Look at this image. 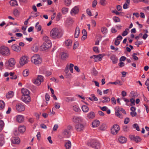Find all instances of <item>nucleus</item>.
<instances>
[{
    "label": "nucleus",
    "mask_w": 149,
    "mask_h": 149,
    "mask_svg": "<svg viewBox=\"0 0 149 149\" xmlns=\"http://www.w3.org/2000/svg\"><path fill=\"white\" fill-rule=\"evenodd\" d=\"M60 31L56 28H54L50 32V36L53 38H56L61 37Z\"/></svg>",
    "instance_id": "1"
},
{
    "label": "nucleus",
    "mask_w": 149,
    "mask_h": 149,
    "mask_svg": "<svg viewBox=\"0 0 149 149\" xmlns=\"http://www.w3.org/2000/svg\"><path fill=\"white\" fill-rule=\"evenodd\" d=\"M31 61L35 65H38L42 63V59L39 55L35 54L31 57Z\"/></svg>",
    "instance_id": "2"
},
{
    "label": "nucleus",
    "mask_w": 149,
    "mask_h": 149,
    "mask_svg": "<svg viewBox=\"0 0 149 149\" xmlns=\"http://www.w3.org/2000/svg\"><path fill=\"white\" fill-rule=\"evenodd\" d=\"M0 54L3 56H7L10 55V52L8 47L2 46L0 48Z\"/></svg>",
    "instance_id": "3"
},
{
    "label": "nucleus",
    "mask_w": 149,
    "mask_h": 149,
    "mask_svg": "<svg viewBox=\"0 0 149 149\" xmlns=\"http://www.w3.org/2000/svg\"><path fill=\"white\" fill-rule=\"evenodd\" d=\"M90 146L95 149H98L100 148V143L98 141L93 140L90 143Z\"/></svg>",
    "instance_id": "4"
},
{
    "label": "nucleus",
    "mask_w": 149,
    "mask_h": 149,
    "mask_svg": "<svg viewBox=\"0 0 149 149\" xmlns=\"http://www.w3.org/2000/svg\"><path fill=\"white\" fill-rule=\"evenodd\" d=\"M15 63V59L13 58H11L6 62L5 65L7 68H8L9 67H13Z\"/></svg>",
    "instance_id": "5"
},
{
    "label": "nucleus",
    "mask_w": 149,
    "mask_h": 149,
    "mask_svg": "<svg viewBox=\"0 0 149 149\" xmlns=\"http://www.w3.org/2000/svg\"><path fill=\"white\" fill-rule=\"evenodd\" d=\"M120 130L119 126L117 124H115L111 129V133L113 134L116 135L119 131Z\"/></svg>",
    "instance_id": "6"
},
{
    "label": "nucleus",
    "mask_w": 149,
    "mask_h": 149,
    "mask_svg": "<svg viewBox=\"0 0 149 149\" xmlns=\"http://www.w3.org/2000/svg\"><path fill=\"white\" fill-rule=\"evenodd\" d=\"M43 81V77L42 76L39 75L36 79L33 81V83L37 85L40 84Z\"/></svg>",
    "instance_id": "7"
},
{
    "label": "nucleus",
    "mask_w": 149,
    "mask_h": 149,
    "mask_svg": "<svg viewBox=\"0 0 149 149\" xmlns=\"http://www.w3.org/2000/svg\"><path fill=\"white\" fill-rule=\"evenodd\" d=\"M51 46V43L44 42L43 44L41 46L40 48L42 51H45L50 48Z\"/></svg>",
    "instance_id": "8"
},
{
    "label": "nucleus",
    "mask_w": 149,
    "mask_h": 149,
    "mask_svg": "<svg viewBox=\"0 0 149 149\" xmlns=\"http://www.w3.org/2000/svg\"><path fill=\"white\" fill-rule=\"evenodd\" d=\"M28 57L26 56H23L20 59L19 63L22 65L27 63L28 61Z\"/></svg>",
    "instance_id": "9"
},
{
    "label": "nucleus",
    "mask_w": 149,
    "mask_h": 149,
    "mask_svg": "<svg viewBox=\"0 0 149 149\" xmlns=\"http://www.w3.org/2000/svg\"><path fill=\"white\" fill-rule=\"evenodd\" d=\"M22 100L26 104H28L31 101V98L29 95H22Z\"/></svg>",
    "instance_id": "10"
},
{
    "label": "nucleus",
    "mask_w": 149,
    "mask_h": 149,
    "mask_svg": "<svg viewBox=\"0 0 149 149\" xmlns=\"http://www.w3.org/2000/svg\"><path fill=\"white\" fill-rule=\"evenodd\" d=\"M129 137L131 140H134L136 143H138L141 141V139L140 137L137 136H135L131 135L129 136Z\"/></svg>",
    "instance_id": "11"
},
{
    "label": "nucleus",
    "mask_w": 149,
    "mask_h": 149,
    "mask_svg": "<svg viewBox=\"0 0 149 149\" xmlns=\"http://www.w3.org/2000/svg\"><path fill=\"white\" fill-rule=\"evenodd\" d=\"M16 107L17 110L19 112L24 111L25 109L24 105L21 103L17 104Z\"/></svg>",
    "instance_id": "12"
},
{
    "label": "nucleus",
    "mask_w": 149,
    "mask_h": 149,
    "mask_svg": "<svg viewBox=\"0 0 149 149\" xmlns=\"http://www.w3.org/2000/svg\"><path fill=\"white\" fill-rule=\"evenodd\" d=\"M84 127V125L82 124L79 123L75 125V128L77 132L82 131Z\"/></svg>",
    "instance_id": "13"
},
{
    "label": "nucleus",
    "mask_w": 149,
    "mask_h": 149,
    "mask_svg": "<svg viewBox=\"0 0 149 149\" xmlns=\"http://www.w3.org/2000/svg\"><path fill=\"white\" fill-rule=\"evenodd\" d=\"M11 47L12 50L17 52H19L21 51L20 47L16 44H15L12 45Z\"/></svg>",
    "instance_id": "14"
},
{
    "label": "nucleus",
    "mask_w": 149,
    "mask_h": 149,
    "mask_svg": "<svg viewBox=\"0 0 149 149\" xmlns=\"http://www.w3.org/2000/svg\"><path fill=\"white\" fill-rule=\"evenodd\" d=\"M79 12V8L77 6H75L71 10L70 14L72 15L77 14Z\"/></svg>",
    "instance_id": "15"
},
{
    "label": "nucleus",
    "mask_w": 149,
    "mask_h": 149,
    "mask_svg": "<svg viewBox=\"0 0 149 149\" xmlns=\"http://www.w3.org/2000/svg\"><path fill=\"white\" fill-rule=\"evenodd\" d=\"M95 116V113L93 111H91L88 113L87 116V118L89 119H93Z\"/></svg>",
    "instance_id": "16"
},
{
    "label": "nucleus",
    "mask_w": 149,
    "mask_h": 149,
    "mask_svg": "<svg viewBox=\"0 0 149 149\" xmlns=\"http://www.w3.org/2000/svg\"><path fill=\"white\" fill-rule=\"evenodd\" d=\"M73 121L78 123H79L82 121V119L81 118L77 116H74L73 118Z\"/></svg>",
    "instance_id": "17"
},
{
    "label": "nucleus",
    "mask_w": 149,
    "mask_h": 149,
    "mask_svg": "<svg viewBox=\"0 0 149 149\" xmlns=\"http://www.w3.org/2000/svg\"><path fill=\"white\" fill-rule=\"evenodd\" d=\"M96 57H95L94 58V61L95 62L100 61L101 60L103 56L102 55V54H99L96 55Z\"/></svg>",
    "instance_id": "18"
},
{
    "label": "nucleus",
    "mask_w": 149,
    "mask_h": 149,
    "mask_svg": "<svg viewBox=\"0 0 149 149\" xmlns=\"http://www.w3.org/2000/svg\"><path fill=\"white\" fill-rule=\"evenodd\" d=\"M72 41L70 40H67L65 42V44L68 48H70L71 47Z\"/></svg>",
    "instance_id": "19"
},
{
    "label": "nucleus",
    "mask_w": 149,
    "mask_h": 149,
    "mask_svg": "<svg viewBox=\"0 0 149 149\" xmlns=\"http://www.w3.org/2000/svg\"><path fill=\"white\" fill-rule=\"evenodd\" d=\"M118 141L121 143H125L127 141V139L125 137L121 136L118 138Z\"/></svg>",
    "instance_id": "20"
},
{
    "label": "nucleus",
    "mask_w": 149,
    "mask_h": 149,
    "mask_svg": "<svg viewBox=\"0 0 149 149\" xmlns=\"http://www.w3.org/2000/svg\"><path fill=\"white\" fill-rule=\"evenodd\" d=\"M100 124V121L98 120H94L92 123V127H95L98 126Z\"/></svg>",
    "instance_id": "21"
},
{
    "label": "nucleus",
    "mask_w": 149,
    "mask_h": 149,
    "mask_svg": "<svg viewBox=\"0 0 149 149\" xmlns=\"http://www.w3.org/2000/svg\"><path fill=\"white\" fill-rule=\"evenodd\" d=\"M16 120L17 122L19 123H22L24 120V117L22 115H18L17 117Z\"/></svg>",
    "instance_id": "22"
},
{
    "label": "nucleus",
    "mask_w": 149,
    "mask_h": 149,
    "mask_svg": "<svg viewBox=\"0 0 149 149\" xmlns=\"http://www.w3.org/2000/svg\"><path fill=\"white\" fill-rule=\"evenodd\" d=\"M110 58L112 61L113 63L115 64L117 63L118 59V58L116 57L115 55L113 54L111 55L110 56Z\"/></svg>",
    "instance_id": "23"
},
{
    "label": "nucleus",
    "mask_w": 149,
    "mask_h": 149,
    "mask_svg": "<svg viewBox=\"0 0 149 149\" xmlns=\"http://www.w3.org/2000/svg\"><path fill=\"white\" fill-rule=\"evenodd\" d=\"M22 93L23 94V95H29L30 93L27 89L23 88L21 90Z\"/></svg>",
    "instance_id": "24"
},
{
    "label": "nucleus",
    "mask_w": 149,
    "mask_h": 149,
    "mask_svg": "<svg viewBox=\"0 0 149 149\" xmlns=\"http://www.w3.org/2000/svg\"><path fill=\"white\" fill-rule=\"evenodd\" d=\"M80 33V29L78 27H77L74 33V37L75 38H77L79 36Z\"/></svg>",
    "instance_id": "25"
},
{
    "label": "nucleus",
    "mask_w": 149,
    "mask_h": 149,
    "mask_svg": "<svg viewBox=\"0 0 149 149\" xmlns=\"http://www.w3.org/2000/svg\"><path fill=\"white\" fill-rule=\"evenodd\" d=\"M20 142V139L18 138H13L12 139V142L14 144H18Z\"/></svg>",
    "instance_id": "26"
},
{
    "label": "nucleus",
    "mask_w": 149,
    "mask_h": 149,
    "mask_svg": "<svg viewBox=\"0 0 149 149\" xmlns=\"http://www.w3.org/2000/svg\"><path fill=\"white\" fill-rule=\"evenodd\" d=\"M102 98L104 99L102 101L103 103H108L110 101V99L109 97H107L104 96L102 97Z\"/></svg>",
    "instance_id": "27"
},
{
    "label": "nucleus",
    "mask_w": 149,
    "mask_h": 149,
    "mask_svg": "<svg viewBox=\"0 0 149 149\" xmlns=\"http://www.w3.org/2000/svg\"><path fill=\"white\" fill-rule=\"evenodd\" d=\"M13 96V91H9L6 95L7 98L9 99L12 97Z\"/></svg>",
    "instance_id": "28"
},
{
    "label": "nucleus",
    "mask_w": 149,
    "mask_h": 149,
    "mask_svg": "<svg viewBox=\"0 0 149 149\" xmlns=\"http://www.w3.org/2000/svg\"><path fill=\"white\" fill-rule=\"evenodd\" d=\"M19 131L21 133H23L26 130V128L25 126H20L18 128Z\"/></svg>",
    "instance_id": "29"
},
{
    "label": "nucleus",
    "mask_w": 149,
    "mask_h": 149,
    "mask_svg": "<svg viewBox=\"0 0 149 149\" xmlns=\"http://www.w3.org/2000/svg\"><path fill=\"white\" fill-rule=\"evenodd\" d=\"M68 56L69 55L67 53H63L61 55V58L62 59L64 60L68 58Z\"/></svg>",
    "instance_id": "30"
},
{
    "label": "nucleus",
    "mask_w": 149,
    "mask_h": 149,
    "mask_svg": "<svg viewBox=\"0 0 149 149\" xmlns=\"http://www.w3.org/2000/svg\"><path fill=\"white\" fill-rule=\"evenodd\" d=\"M43 40L44 42L51 43V41L49 39V38L47 36H44L43 37Z\"/></svg>",
    "instance_id": "31"
},
{
    "label": "nucleus",
    "mask_w": 149,
    "mask_h": 149,
    "mask_svg": "<svg viewBox=\"0 0 149 149\" xmlns=\"http://www.w3.org/2000/svg\"><path fill=\"white\" fill-rule=\"evenodd\" d=\"M115 110H118V111H119V112L121 111L125 114H126L125 111L124 109L122 108H120L118 107H116L115 108Z\"/></svg>",
    "instance_id": "32"
},
{
    "label": "nucleus",
    "mask_w": 149,
    "mask_h": 149,
    "mask_svg": "<svg viewBox=\"0 0 149 149\" xmlns=\"http://www.w3.org/2000/svg\"><path fill=\"white\" fill-rule=\"evenodd\" d=\"M10 5L12 6H18L17 2L16 0H11L10 2Z\"/></svg>",
    "instance_id": "33"
},
{
    "label": "nucleus",
    "mask_w": 149,
    "mask_h": 149,
    "mask_svg": "<svg viewBox=\"0 0 149 149\" xmlns=\"http://www.w3.org/2000/svg\"><path fill=\"white\" fill-rule=\"evenodd\" d=\"M81 109L84 112H87L89 110L88 107L85 105H83L81 107Z\"/></svg>",
    "instance_id": "34"
},
{
    "label": "nucleus",
    "mask_w": 149,
    "mask_h": 149,
    "mask_svg": "<svg viewBox=\"0 0 149 149\" xmlns=\"http://www.w3.org/2000/svg\"><path fill=\"white\" fill-rule=\"evenodd\" d=\"M65 146L66 149H70L71 146V142L70 141H68V142L65 144Z\"/></svg>",
    "instance_id": "35"
},
{
    "label": "nucleus",
    "mask_w": 149,
    "mask_h": 149,
    "mask_svg": "<svg viewBox=\"0 0 149 149\" xmlns=\"http://www.w3.org/2000/svg\"><path fill=\"white\" fill-rule=\"evenodd\" d=\"M31 16L33 18H35L38 16V13L35 12H32L31 13Z\"/></svg>",
    "instance_id": "36"
},
{
    "label": "nucleus",
    "mask_w": 149,
    "mask_h": 149,
    "mask_svg": "<svg viewBox=\"0 0 149 149\" xmlns=\"http://www.w3.org/2000/svg\"><path fill=\"white\" fill-rule=\"evenodd\" d=\"M13 13L14 15L16 17H18L19 15V12L17 9L14 10L13 12Z\"/></svg>",
    "instance_id": "37"
},
{
    "label": "nucleus",
    "mask_w": 149,
    "mask_h": 149,
    "mask_svg": "<svg viewBox=\"0 0 149 149\" xmlns=\"http://www.w3.org/2000/svg\"><path fill=\"white\" fill-rule=\"evenodd\" d=\"M4 123L2 120H0V132L2 131L3 129Z\"/></svg>",
    "instance_id": "38"
},
{
    "label": "nucleus",
    "mask_w": 149,
    "mask_h": 149,
    "mask_svg": "<svg viewBox=\"0 0 149 149\" xmlns=\"http://www.w3.org/2000/svg\"><path fill=\"white\" fill-rule=\"evenodd\" d=\"M29 74V70L28 69H25L23 72V74L24 77L28 76Z\"/></svg>",
    "instance_id": "39"
},
{
    "label": "nucleus",
    "mask_w": 149,
    "mask_h": 149,
    "mask_svg": "<svg viewBox=\"0 0 149 149\" xmlns=\"http://www.w3.org/2000/svg\"><path fill=\"white\" fill-rule=\"evenodd\" d=\"M74 100V98L72 97H67L65 98V100L66 102H69L70 101H73Z\"/></svg>",
    "instance_id": "40"
},
{
    "label": "nucleus",
    "mask_w": 149,
    "mask_h": 149,
    "mask_svg": "<svg viewBox=\"0 0 149 149\" xmlns=\"http://www.w3.org/2000/svg\"><path fill=\"white\" fill-rule=\"evenodd\" d=\"M4 143V138L3 136L1 135L0 137V146H2Z\"/></svg>",
    "instance_id": "41"
},
{
    "label": "nucleus",
    "mask_w": 149,
    "mask_h": 149,
    "mask_svg": "<svg viewBox=\"0 0 149 149\" xmlns=\"http://www.w3.org/2000/svg\"><path fill=\"white\" fill-rule=\"evenodd\" d=\"M101 31L102 33L104 34H105L107 32V29L105 27L102 28L101 29Z\"/></svg>",
    "instance_id": "42"
},
{
    "label": "nucleus",
    "mask_w": 149,
    "mask_h": 149,
    "mask_svg": "<svg viewBox=\"0 0 149 149\" xmlns=\"http://www.w3.org/2000/svg\"><path fill=\"white\" fill-rule=\"evenodd\" d=\"M73 110L76 112H79L80 111V109L79 107L77 106H74L73 107Z\"/></svg>",
    "instance_id": "43"
},
{
    "label": "nucleus",
    "mask_w": 149,
    "mask_h": 149,
    "mask_svg": "<svg viewBox=\"0 0 149 149\" xmlns=\"http://www.w3.org/2000/svg\"><path fill=\"white\" fill-rule=\"evenodd\" d=\"M99 3L101 5L104 6L107 4V2L106 0H100Z\"/></svg>",
    "instance_id": "44"
},
{
    "label": "nucleus",
    "mask_w": 149,
    "mask_h": 149,
    "mask_svg": "<svg viewBox=\"0 0 149 149\" xmlns=\"http://www.w3.org/2000/svg\"><path fill=\"white\" fill-rule=\"evenodd\" d=\"M107 126L106 125L103 124L100 127V129L102 131L105 130L107 128Z\"/></svg>",
    "instance_id": "45"
},
{
    "label": "nucleus",
    "mask_w": 149,
    "mask_h": 149,
    "mask_svg": "<svg viewBox=\"0 0 149 149\" xmlns=\"http://www.w3.org/2000/svg\"><path fill=\"white\" fill-rule=\"evenodd\" d=\"M68 8H63L62 10V12L64 14H65L68 12Z\"/></svg>",
    "instance_id": "46"
},
{
    "label": "nucleus",
    "mask_w": 149,
    "mask_h": 149,
    "mask_svg": "<svg viewBox=\"0 0 149 149\" xmlns=\"http://www.w3.org/2000/svg\"><path fill=\"white\" fill-rule=\"evenodd\" d=\"M64 1L65 4L67 6L70 5L71 3V0H64Z\"/></svg>",
    "instance_id": "47"
},
{
    "label": "nucleus",
    "mask_w": 149,
    "mask_h": 149,
    "mask_svg": "<svg viewBox=\"0 0 149 149\" xmlns=\"http://www.w3.org/2000/svg\"><path fill=\"white\" fill-rule=\"evenodd\" d=\"M5 106V103L1 100H0V110L3 109Z\"/></svg>",
    "instance_id": "48"
},
{
    "label": "nucleus",
    "mask_w": 149,
    "mask_h": 149,
    "mask_svg": "<svg viewBox=\"0 0 149 149\" xmlns=\"http://www.w3.org/2000/svg\"><path fill=\"white\" fill-rule=\"evenodd\" d=\"M62 133L64 135H66L68 134H69L70 131L67 129H65L63 131Z\"/></svg>",
    "instance_id": "49"
},
{
    "label": "nucleus",
    "mask_w": 149,
    "mask_h": 149,
    "mask_svg": "<svg viewBox=\"0 0 149 149\" xmlns=\"http://www.w3.org/2000/svg\"><path fill=\"white\" fill-rule=\"evenodd\" d=\"M134 128H135L138 131H140V129L138 125L136 123H135L133 125Z\"/></svg>",
    "instance_id": "50"
},
{
    "label": "nucleus",
    "mask_w": 149,
    "mask_h": 149,
    "mask_svg": "<svg viewBox=\"0 0 149 149\" xmlns=\"http://www.w3.org/2000/svg\"><path fill=\"white\" fill-rule=\"evenodd\" d=\"M115 110V114L118 117H119L120 118H122V116L121 115V114L119 113V111H118V110Z\"/></svg>",
    "instance_id": "51"
},
{
    "label": "nucleus",
    "mask_w": 149,
    "mask_h": 149,
    "mask_svg": "<svg viewBox=\"0 0 149 149\" xmlns=\"http://www.w3.org/2000/svg\"><path fill=\"white\" fill-rule=\"evenodd\" d=\"M143 43L142 41H136L135 42V44L137 45L138 47H139V45H142Z\"/></svg>",
    "instance_id": "52"
},
{
    "label": "nucleus",
    "mask_w": 149,
    "mask_h": 149,
    "mask_svg": "<svg viewBox=\"0 0 149 149\" xmlns=\"http://www.w3.org/2000/svg\"><path fill=\"white\" fill-rule=\"evenodd\" d=\"M129 30L128 29H126L125 31L123 32L122 33V36H126L128 34L127 31H128Z\"/></svg>",
    "instance_id": "53"
},
{
    "label": "nucleus",
    "mask_w": 149,
    "mask_h": 149,
    "mask_svg": "<svg viewBox=\"0 0 149 149\" xmlns=\"http://www.w3.org/2000/svg\"><path fill=\"white\" fill-rule=\"evenodd\" d=\"M111 103L112 104H116V100L115 99V98L114 97H111Z\"/></svg>",
    "instance_id": "54"
},
{
    "label": "nucleus",
    "mask_w": 149,
    "mask_h": 149,
    "mask_svg": "<svg viewBox=\"0 0 149 149\" xmlns=\"http://www.w3.org/2000/svg\"><path fill=\"white\" fill-rule=\"evenodd\" d=\"M93 49L94 52L96 53H99V51L98 50V47H93Z\"/></svg>",
    "instance_id": "55"
},
{
    "label": "nucleus",
    "mask_w": 149,
    "mask_h": 149,
    "mask_svg": "<svg viewBox=\"0 0 149 149\" xmlns=\"http://www.w3.org/2000/svg\"><path fill=\"white\" fill-rule=\"evenodd\" d=\"M32 50L35 52H37L38 50V48L37 46H35L32 48Z\"/></svg>",
    "instance_id": "56"
},
{
    "label": "nucleus",
    "mask_w": 149,
    "mask_h": 149,
    "mask_svg": "<svg viewBox=\"0 0 149 149\" xmlns=\"http://www.w3.org/2000/svg\"><path fill=\"white\" fill-rule=\"evenodd\" d=\"M123 130L125 132H127L129 130L128 127L127 126L123 127Z\"/></svg>",
    "instance_id": "57"
},
{
    "label": "nucleus",
    "mask_w": 149,
    "mask_h": 149,
    "mask_svg": "<svg viewBox=\"0 0 149 149\" xmlns=\"http://www.w3.org/2000/svg\"><path fill=\"white\" fill-rule=\"evenodd\" d=\"M74 65L72 63H70V65L69 69L70 70V72L71 73H72L73 72V68L74 67Z\"/></svg>",
    "instance_id": "58"
},
{
    "label": "nucleus",
    "mask_w": 149,
    "mask_h": 149,
    "mask_svg": "<svg viewBox=\"0 0 149 149\" xmlns=\"http://www.w3.org/2000/svg\"><path fill=\"white\" fill-rule=\"evenodd\" d=\"M137 55V54L136 53H134L132 55L133 58L135 60H137L138 59V58L136 56Z\"/></svg>",
    "instance_id": "59"
},
{
    "label": "nucleus",
    "mask_w": 149,
    "mask_h": 149,
    "mask_svg": "<svg viewBox=\"0 0 149 149\" xmlns=\"http://www.w3.org/2000/svg\"><path fill=\"white\" fill-rule=\"evenodd\" d=\"M130 115L133 117L136 116L137 115L135 111H132L130 112Z\"/></svg>",
    "instance_id": "60"
},
{
    "label": "nucleus",
    "mask_w": 149,
    "mask_h": 149,
    "mask_svg": "<svg viewBox=\"0 0 149 149\" xmlns=\"http://www.w3.org/2000/svg\"><path fill=\"white\" fill-rule=\"evenodd\" d=\"M54 107L57 109H58L60 108V104L58 103L55 102L54 104Z\"/></svg>",
    "instance_id": "61"
},
{
    "label": "nucleus",
    "mask_w": 149,
    "mask_h": 149,
    "mask_svg": "<svg viewBox=\"0 0 149 149\" xmlns=\"http://www.w3.org/2000/svg\"><path fill=\"white\" fill-rule=\"evenodd\" d=\"M113 20L114 21L116 22H120V20L119 18L117 17H114Z\"/></svg>",
    "instance_id": "62"
},
{
    "label": "nucleus",
    "mask_w": 149,
    "mask_h": 149,
    "mask_svg": "<svg viewBox=\"0 0 149 149\" xmlns=\"http://www.w3.org/2000/svg\"><path fill=\"white\" fill-rule=\"evenodd\" d=\"M61 16V13H59L57 14L56 16V20L57 21H59Z\"/></svg>",
    "instance_id": "63"
},
{
    "label": "nucleus",
    "mask_w": 149,
    "mask_h": 149,
    "mask_svg": "<svg viewBox=\"0 0 149 149\" xmlns=\"http://www.w3.org/2000/svg\"><path fill=\"white\" fill-rule=\"evenodd\" d=\"M130 101L131 103L130 105H135V100L133 98H132L130 100Z\"/></svg>",
    "instance_id": "64"
}]
</instances>
